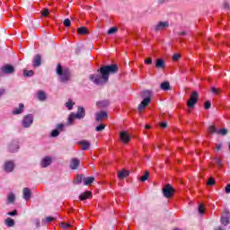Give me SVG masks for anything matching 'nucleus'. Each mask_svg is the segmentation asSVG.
<instances>
[{
  "label": "nucleus",
  "mask_w": 230,
  "mask_h": 230,
  "mask_svg": "<svg viewBox=\"0 0 230 230\" xmlns=\"http://www.w3.org/2000/svg\"><path fill=\"white\" fill-rule=\"evenodd\" d=\"M47 98H48V96L46 95V93L44 91L40 90L38 92V100L40 102H46Z\"/></svg>",
  "instance_id": "393cba45"
},
{
  "label": "nucleus",
  "mask_w": 230,
  "mask_h": 230,
  "mask_svg": "<svg viewBox=\"0 0 230 230\" xmlns=\"http://www.w3.org/2000/svg\"><path fill=\"white\" fill-rule=\"evenodd\" d=\"M163 194H164V197H165L166 199H170L173 197V195L175 194V190L172 185L167 184L163 189Z\"/></svg>",
  "instance_id": "423d86ee"
},
{
  "label": "nucleus",
  "mask_w": 230,
  "mask_h": 230,
  "mask_svg": "<svg viewBox=\"0 0 230 230\" xmlns=\"http://www.w3.org/2000/svg\"><path fill=\"white\" fill-rule=\"evenodd\" d=\"M208 132H209L210 134H219L220 136H226L228 130L227 128H222L217 130L215 126H210L209 128H208Z\"/></svg>",
  "instance_id": "1a4fd4ad"
},
{
  "label": "nucleus",
  "mask_w": 230,
  "mask_h": 230,
  "mask_svg": "<svg viewBox=\"0 0 230 230\" xmlns=\"http://www.w3.org/2000/svg\"><path fill=\"white\" fill-rule=\"evenodd\" d=\"M160 89H162V91H170V83L168 81L162 83Z\"/></svg>",
  "instance_id": "2f4dec72"
},
{
  "label": "nucleus",
  "mask_w": 230,
  "mask_h": 230,
  "mask_svg": "<svg viewBox=\"0 0 230 230\" xmlns=\"http://www.w3.org/2000/svg\"><path fill=\"white\" fill-rule=\"evenodd\" d=\"M198 211H199V215H204V204H199V206L198 208Z\"/></svg>",
  "instance_id": "37998d69"
},
{
  "label": "nucleus",
  "mask_w": 230,
  "mask_h": 230,
  "mask_svg": "<svg viewBox=\"0 0 230 230\" xmlns=\"http://www.w3.org/2000/svg\"><path fill=\"white\" fill-rule=\"evenodd\" d=\"M24 200H30L31 199V190L30 188H24L22 190Z\"/></svg>",
  "instance_id": "6ab92c4d"
},
{
  "label": "nucleus",
  "mask_w": 230,
  "mask_h": 230,
  "mask_svg": "<svg viewBox=\"0 0 230 230\" xmlns=\"http://www.w3.org/2000/svg\"><path fill=\"white\" fill-rule=\"evenodd\" d=\"M94 182V177L90 176V177H85L84 178V186H91L92 183Z\"/></svg>",
  "instance_id": "bb28decb"
},
{
  "label": "nucleus",
  "mask_w": 230,
  "mask_h": 230,
  "mask_svg": "<svg viewBox=\"0 0 230 230\" xmlns=\"http://www.w3.org/2000/svg\"><path fill=\"white\" fill-rule=\"evenodd\" d=\"M226 193L229 194L230 193V183L225 188Z\"/></svg>",
  "instance_id": "864d4df0"
},
{
  "label": "nucleus",
  "mask_w": 230,
  "mask_h": 230,
  "mask_svg": "<svg viewBox=\"0 0 230 230\" xmlns=\"http://www.w3.org/2000/svg\"><path fill=\"white\" fill-rule=\"evenodd\" d=\"M24 112V104L23 103H20L19 104V108H15L13 111L12 114L13 116H17L19 114H22Z\"/></svg>",
  "instance_id": "f3484780"
},
{
  "label": "nucleus",
  "mask_w": 230,
  "mask_h": 230,
  "mask_svg": "<svg viewBox=\"0 0 230 230\" xmlns=\"http://www.w3.org/2000/svg\"><path fill=\"white\" fill-rule=\"evenodd\" d=\"M198 102H199V93L193 92L190 95V100L187 102V107H189V109H193V107L197 105Z\"/></svg>",
  "instance_id": "20e7f679"
},
{
  "label": "nucleus",
  "mask_w": 230,
  "mask_h": 230,
  "mask_svg": "<svg viewBox=\"0 0 230 230\" xmlns=\"http://www.w3.org/2000/svg\"><path fill=\"white\" fill-rule=\"evenodd\" d=\"M148 177H150V172L148 171H146L145 174L140 177L141 182H145V181H147Z\"/></svg>",
  "instance_id": "f704fd0d"
},
{
  "label": "nucleus",
  "mask_w": 230,
  "mask_h": 230,
  "mask_svg": "<svg viewBox=\"0 0 230 230\" xmlns=\"http://www.w3.org/2000/svg\"><path fill=\"white\" fill-rule=\"evenodd\" d=\"M91 197H93V192H91L90 190H87L79 196V199L87 200V199H91Z\"/></svg>",
  "instance_id": "aec40b11"
},
{
  "label": "nucleus",
  "mask_w": 230,
  "mask_h": 230,
  "mask_svg": "<svg viewBox=\"0 0 230 230\" xmlns=\"http://www.w3.org/2000/svg\"><path fill=\"white\" fill-rule=\"evenodd\" d=\"M77 33H79V35H87V33H89V31L86 27H81L77 29Z\"/></svg>",
  "instance_id": "473e14b6"
},
{
  "label": "nucleus",
  "mask_w": 230,
  "mask_h": 230,
  "mask_svg": "<svg viewBox=\"0 0 230 230\" xmlns=\"http://www.w3.org/2000/svg\"><path fill=\"white\" fill-rule=\"evenodd\" d=\"M146 128H150V126H148V125H146Z\"/></svg>",
  "instance_id": "e2e57ef3"
},
{
  "label": "nucleus",
  "mask_w": 230,
  "mask_h": 230,
  "mask_svg": "<svg viewBox=\"0 0 230 230\" xmlns=\"http://www.w3.org/2000/svg\"><path fill=\"white\" fill-rule=\"evenodd\" d=\"M145 64H147V65L152 64V59L148 58L147 59L145 60Z\"/></svg>",
  "instance_id": "6e6d98bb"
},
{
  "label": "nucleus",
  "mask_w": 230,
  "mask_h": 230,
  "mask_svg": "<svg viewBox=\"0 0 230 230\" xmlns=\"http://www.w3.org/2000/svg\"><path fill=\"white\" fill-rule=\"evenodd\" d=\"M185 35H187L186 31H181L179 33L180 37H184Z\"/></svg>",
  "instance_id": "4d7b16f0"
},
{
  "label": "nucleus",
  "mask_w": 230,
  "mask_h": 230,
  "mask_svg": "<svg viewBox=\"0 0 230 230\" xmlns=\"http://www.w3.org/2000/svg\"><path fill=\"white\" fill-rule=\"evenodd\" d=\"M78 166H80V160L78 158H72L70 162L71 170H78Z\"/></svg>",
  "instance_id": "a211bd4d"
},
{
  "label": "nucleus",
  "mask_w": 230,
  "mask_h": 230,
  "mask_svg": "<svg viewBox=\"0 0 230 230\" xmlns=\"http://www.w3.org/2000/svg\"><path fill=\"white\" fill-rule=\"evenodd\" d=\"M211 92L213 94H218L219 93H222V90H220L217 87H212Z\"/></svg>",
  "instance_id": "a18cd8bd"
},
{
  "label": "nucleus",
  "mask_w": 230,
  "mask_h": 230,
  "mask_svg": "<svg viewBox=\"0 0 230 230\" xmlns=\"http://www.w3.org/2000/svg\"><path fill=\"white\" fill-rule=\"evenodd\" d=\"M142 96L146 98H144L141 103L138 105L139 112H143V111H145V109L150 105V102H152V99L150 98V96H152V92H150V90H146L143 92Z\"/></svg>",
  "instance_id": "7ed1b4c3"
},
{
  "label": "nucleus",
  "mask_w": 230,
  "mask_h": 230,
  "mask_svg": "<svg viewBox=\"0 0 230 230\" xmlns=\"http://www.w3.org/2000/svg\"><path fill=\"white\" fill-rule=\"evenodd\" d=\"M63 24L64 26H66V28H69L71 26V20H69L68 18L65 19Z\"/></svg>",
  "instance_id": "a19ab883"
},
{
  "label": "nucleus",
  "mask_w": 230,
  "mask_h": 230,
  "mask_svg": "<svg viewBox=\"0 0 230 230\" xmlns=\"http://www.w3.org/2000/svg\"><path fill=\"white\" fill-rule=\"evenodd\" d=\"M18 214H19V212L17 211V209H14V210L10 211V212L7 213V215L9 217H17Z\"/></svg>",
  "instance_id": "79ce46f5"
},
{
  "label": "nucleus",
  "mask_w": 230,
  "mask_h": 230,
  "mask_svg": "<svg viewBox=\"0 0 230 230\" xmlns=\"http://www.w3.org/2000/svg\"><path fill=\"white\" fill-rule=\"evenodd\" d=\"M23 75L24 76L30 77V76H33L34 72L33 70H23Z\"/></svg>",
  "instance_id": "4c0bfd02"
},
{
  "label": "nucleus",
  "mask_w": 230,
  "mask_h": 230,
  "mask_svg": "<svg viewBox=\"0 0 230 230\" xmlns=\"http://www.w3.org/2000/svg\"><path fill=\"white\" fill-rule=\"evenodd\" d=\"M78 145H81L82 150H89V148L91 147V143L87 140L79 141Z\"/></svg>",
  "instance_id": "5701e85b"
},
{
  "label": "nucleus",
  "mask_w": 230,
  "mask_h": 230,
  "mask_svg": "<svg viewBox=\"0 0 230 230\" xmlns=\"http://www.w3.org/2000/svg\"><path fill=\"white\" fill-rule=\"evenodd\" d=\"M97 107H100L101 109H105V107H109L111 105V102L109 100H103L101 102H96Z\"/></svg>",
  "instance_id": "4be33fe9"
},
{
  "label": "nucleus",
  "mask_w": 230,
  "mask_h": 230,
  "mask_svg": "<svg viewBox=\"0 0 230 230\" xmlns=\"http://www.w3.org/2000/svg\"><path fill=\"white\" fill-rule=\"evenodd\" d=\"M207 184H208V186H215V184H216L215 179H213V178L208 179Z\"/></svg>",
  "instance_id": "49530a36"
},
{
  "label": "nucleus",
  "mask_w": 230,
  "mask_h": 230,
  "mask_svg": "<svg viewBox=\"0 0 230 230\" xmlns=\"http://www.w3.org/2000/svg\"><path fill=\"white\" fill-rule=\"evenodd\" d=\"M221 148H222V145L221 144L217 146V150H221Z\"/></svg>",
  "instance_id": "bf43d9fd"
},
{
  "label": "nucleus",
  "mask_w": 230,
  "mask_h": 230,
  "mask_svg": "<svg viewBox=\"0 0 230 230\" xmlns=\"http://www.w3.org/2000/svg\"><path fill=\"white\" fill-rule=\"evenodd\" d=\"M108 117H109V115L107 114L106 111H98L95 113V119L98 122L103 121V119L108 118Z\"/></svg>",
  "instance_id": "2eb2a0df"
},
{
  "label": "nucleus",
  "mask_w": 230,
  "mask_h": 230,
  "mask_svg": "<svg viewBox=\"0 0 230 230\" xmlns=\"http://www.w3.org/2000/svg\"><path fill=\"white\" fill-rule=\"evenodd\" d=\"M96 132H102V130H105V124H100L95 128Z\"/></svg>",
  "instance_id": "ea45409f"
},
{
  "label": "nucleus",
  "mask_w": 230,
  "mask_h": 230,
  "mask_svg": "<svg viewBox=\"0 0 230 230\" xmlns=\"http://www.w3.org/2000/svg\"><path fill=\"white\" fill-rule=\"evenodd\" d=\"M205 109L208 111V109H211V102L209 101H207L204 105Z\"/></svg>",
  "instance_id": "09e8293b"
},
{
  "label": "nucleus",
  "mask_w": 230,
  "mask_h": 230,
  "mask_svg": "<svg viewBox=\"0 0 230 230\" xmlns=\"http://www.w3.org/2000/svg\"><path fill=\"white\" fill-rule=\"evenodd\" d=\"M56 130H59V131L64 130V124H58L56 127Z\"/></svg>",
  "instance_id": "8fccbe9b"
},
{
  "label": "nucleus",
  "mask_w": 230,
  "mask_h": 230,
  "mask_svg": "<svg viewBox=\"0 0 230 230\" xmlns=\"http://www.w3.org/2000/svg\"><path fill=\"white\" fill-rule=\"evenodd\" d=\"M75 119H76V117H75V113L72 112V113L68 116L67 125H75Z\"/></svg>",
  "instance_id": "c756f323"
},
{
  "label": "nucleus",
  "mask_w": 230,
  "mask_h": 230,
  "mask_svg": "<svg viewBox=\"0 0 230 230\" xmlns=\"http://www.w3.org/2000/svg\"><path fill=\"white\" fill-rule=\"evenodd\" d=\"M75 116L76 119H84V118H85V108L79 106L77 108V112L75 113Z\"/></svg>",
  "instance_id": "9b49d317"
},
{
  "label": "nucleus",
  "mask_w": 230,
  "mask_h": 230,
  "mask_svg": "<svg viewBox=\"0 0 230 230\" xmlns=\"http://www.w3.org/2000/svg\"><path fill=\"white\" fill-rule=\"evenodd\" d=\"M4 224L7 227H13V226H15V221L13 218L8 217L4 220Z\"/></svg>",
  "instance_id": "c85d7f7f"
},
{
  "label": "nucleus",
  "mask_w": 230,
  "mask_h": 230,
  "mask_svg": "<svg viewBox=\"0 0 230 230\" xmlns=\"http://www.w3.org/2000/svg\"><path fill=\"white\" fill-rule=\"evenodd\" d=\"M51 137H58L60 131L58 129H53L50 133Z\"/></svg>",
  "instance_id": "e433bc0d"
},
{
  "label": "nucleus",
  "mask_w": 230,
  "mask_h": 230,
  "mask_svg": "<svg viewBox=\"0 0 230 230\" xmlns=\"http://www.w3.org/2000/svg\"><path fill=\"white\" fill-rule=\"evenodd\" d=\"M160 127H162V128H166V127H168V123H166V122H162V123L160 124Z\"/></svg>",
  "instance_id": "5fc2aeb1"
},
{
  "label": "nucleus",
  "mask_w": 230,
  "mask_h": 230,
  "mask_svg": "<svg viewBox=\"0 0 230 230\" xmlns=\"http://www.w3.org/2000/svg\"><path fill=\"white\" fill-rule=\"evenodd\" d=\"M31 125H33V115H25L22 120V126L23 127V128H30Z\"/></svg>",
  "instance_id": "39448f33"
},
{
  "label": "nucleus",
  "mask_w": 230,
  "mask_h": 230,
  "mask_svg": "<svg viewBox=\"0 0 230 230\" xmlns=\"http://www.w3.org/2000/svg\"><path fill=\"white\" fill-rule=\"evenodd\" d=\"M221 224L223 226H229L230 224V213L226 211L221 216Z\"/></svg>",
  "instance_id": "f8f14e48"
},
{
  "label": "nucleus",
  "mask_w": 230,
  "mask_h": 230,
  "mask_svg": "<svg viewBox=\"0 0 230 230\" xmlns=\"http://www.w3.org/2000/svg\"><path fill=\"white\" fill-rule=\"evenodd\" d=\"M2 71L5 74V75H12V73L15 72V68L13 67V66L12 65H5L2 67Z\"/></svg>",
  "instance_id": "dca6fc26"
},
{
  "label": "nucleus",
  "mask_w": 230,
  "mask_h": 230,
  "mask_svg": "<svg viewBox=\"0 0 230 230\" xmlns=\"http://www.w3.org/2000/svg\"><path fill=\"white\" fill-rule=\"evenodd\" d=\"M56 73L58 76V81L61 82V84H67V81L71 80V70L66 67H62V65L60 64H58Z\"/></svg>",
  "instance_id": "f03ea898"
},
{
  "label": "nucleus",
  "mask_w": 230,
  "mask_h": 230,
  "mask_svg": "<svg viewBox=\"0 0 230 230\" xmlns=\"http://www.w3.org/2000/svg\"><path fill=\"white\" fill-rule=\"evenodd\" d=\"M4 170L6 173H12L15 170V162L13 160H7L4 164Z\"/></svg>",
  "instance_id": "6e6552de"
},
{
  "label": "nucleus",
  "mask_w": 230,
  "mask_h": 230,
  "mask_svg": "<svg viewBox=\"0 0 230 230\" xmlns=\"http://www.w3.org/2000/svg\"><path fill=\"white\" fill-rule=\"evenodd\" d=\"M118 65L111 64L101 66L95 74L90 75V81L95 85H103L109 82V76L111 75H116L118 73Z\"/></svg>",
  "instance_id": "f257e3e1"
},
{
  "label": "nucleus",
  "mask_w": 230,
  "mask_h": 230,
  "mask_svg": "<svg viewBox=\"0 0 230 230\" xmlns=\"http://www.w3.org/2000/svg\"><path fill=\"white\" fill-rule=\"evenodd\" d=\"M42 64V58H40V55H36L34 57L33 60V66L34 67H40V66Z\"/></svg>",
  "instance_id": "412c9836"
},
{
  "label": "nucleus",
  "mask_w": 230,
  "mask_h": 230,
  "mask_svg": "<svg viewBox=\"0 0 230 230\" xmlns=\"http://www.w3.org/2000/svg\"><path fill=\"white\" fill-rule=\"evenodd\" d=\"M84 174H77L74 181V184H82V182H84Z\"/></svg>",
  "instance_id": "cd10ccee"
},
{
  "label": "nucleus",
  "mask_w": 230,
  "mask_h": 230,
  "mask_svg": "<svg viewBox=\"0 0 230 230\" xmlns=\"http://www.w3.org/2000/svg\"><path fill=\"white\" fill-rule=\"evenodd\" d=\"M179 58H181V55H179V54H174V55L172 56V60H173L174 62H177V60H179Z\"/></svg>",
  "instance_id": "3c124183"
},
{
  "label": "nucleus",
  "mask_w": 230,
  "mask_h": 230,
  "mask_svg": "<svg viewBox=\"0 0 230 230\" xmlns=\"http://www.w3.org/2000/svg\"><path fill=\"white\" fill-rule=\"evenodd\" d=\"M119 137L120 141H122L124 145H128V143H130V140L132 139V137L127 131H121L119 133Z\"/></svg>",
  "instance_id": "9d476101"
},
{
  "label": "nucleus",
  "mask_w": 230,
  "mask_h": 230,
  "mask_svg": "<svg viewBox=\"0 0 230 230\" xmlns=\"http://www.w3.org/2000/svg\"><path fill=\"white\" fill-rule=\"evenodd\" d=\"M217 164H220V160L219 159H217Z\"/></svg>",
  "instance_id": "0e129e2a"
},
{
  "label": "nucleus",
  "mask_w": 230,
  "mask_h": 230,
  "mask_svg": "<svg viewBox=\"0 0 230 230\" xmlns=\"http://www.w3.org/2000/svg\"><path fill=\"white\" fill-rule=\"evenodd\" d=\"M15 202V194L13 192H10L7 195L6 204L7 206L10 204H13Z\"/></svg>",
  "instance_id": "b1692460"
},
{
  "label": "nucleus",
  "mask_w": 230,
  "mask_h": 230,
  "mask_svg": "<svg viewBox=\"0 0 230 230\" xmlns=\"http://www.w3.org/2000/svg\"><path fill=\"white\" fill-rule=\"evenodd\" d=\"M37 226L40 227V221L37 222Z\"/></svg>",
  "instance_id": "680f3d73"
},
{
  "label": "nucleus",
  "mask_w": 230,
  "mask_h": 230,
  "mask_svg": "<svg viewBox=\"0 0 230 230\" xmlns=\"http://www.w3.org/2000/svg\"><path fill=\"white\" fill-rule=\"evenodd\" d=\"M170 26V23L168 22H159L158 24L155 26V31H163V30H166Z\"/></svg>",
  "instance_id": "ddd939ff"
},
{
  "label": "nucleus",
  "mask_w": 230,
  "mask_h": 230,
  "mask_svg": "<svg viewBox=\"0 0 230 230\" xmlns=\"http://www.w3.org/2000/svg\"><path fill=\"white\" fill-rule=\"evenodd\" d=\"M158 3L159 4H163V3H164V0H159Z\"/></svg>",
  "instance_id": "052dcab7"
},
{
  "label": "nucleus",
  "mask_w": 230,
  "mask_h": 230,
  "mask_svg": "<svg viewBox=\"0 0 230 230\" xmlns=\"http://www.w3.org/2000/svg\"><path fill=\"white\" fill-rule=\"evenodd\" d=\"M49 14V9L48 8L43 9V11L41 12V15L43 17H48Z\"/></svg>",
  "instance_id": "c03bdc74"
},
{
  "label": "nucleus",
  "mask_w": 230,
  "mask_h": 230,
  "mask_svg": "<svg viewBox=\"0 0 230 230\" xmlns=\"http://www.w3.org/2000/svg\"><path fill=\"white\" fill-rule=\"evenodd\" d=\"M128 175H130V172L127 170H122L118 172L119 179H125L126 177H128Z\"/></svg>",
  "instance_id": "a878e982"
},
{
  "label": "nucleus",
  "mask_w": 230,
  "mask_h": 230,
  "mask_svg": "<svg viewBox=\"0 0 230 230\" xmlns=\"http://www.w3.org/2000/svg\"><path fill=\"white\" fill-rule=\"evenodd\" d=\"M223 6H224L225 10H229V4L227 2H225L223 4Z\"/></svg>",
  "instance_id": "603ef678"
},
{
  "label": "nucleus",
  "mask_w": 230,
  "mask_h": 230,
  "mask_svg": "<svg viewBox=\"0 0 230 230\" xmlns=\"http://www.w3.org/2000/svg\"><path fill=\"white\" fill-rule=\"evenodd\" d=\"M55 217H47L45 219H42L41 226H46V224H51V222H54Z\"/></svg>",
  "instance_id": "7c9ffc66"
},
{
  "label": "nucleus",
  "mask_w": 230,
  "mask_h": 230,
  "mask_svg": "<svg viewBox=\"0 0 230 230\" xmlns=\"http://www.w3.org/2000/svg\"><path fill=\"white\" fill-rule=\"evenodd\" d=\"M73 105H75V102H73L71 99H69L68 102H66V107L68 109V111H73Z\"/></svg>",
  "instance_id": "c9c22d12"
},
{
  "label": "nucleus",
  "mask_w": 230,
  "mask_h": 230,
  "mask_svg": "<svg viewBox=\"0 0 230 230\" xmlns=\"http://www.w3.org/2000/svg\"><path fill=\"white\" fill-rule=\"evenodd\" d=\"M61 227H63V229H69L71 224L61 223Z\"/></svg>",
  "instance_id": "de8ad7c7"
},
{
  "label": "nucleus",
  "mask_w": 230,
  "mask_h": 230,
  "mask_svg": "<svg viewBox=\"0 0 230 230\" xmlns=\"http://www.w3.org/2000/svg\"><path fill=\"white\" fill-rule=\"evenodd\" d=\"M116 31H118V28L117 27H111L109 29L108 31V35H114V33H116Z\"/></svg>",
  "instance_id": "58836bf2"
},
{
  "label": "nucleus",
  "mask_w": 230,
  "mask_h": 230,
  "mask_svg": "<svg viewBox=\"0 0 230 230\" xmlns=\"http://www.w3.org/2000/svg\"><path fill=\"white\" fill-rule=\"evenodd\" d=\"M19 141L13 140L11 141L7 146V151L10 152V154H15L19 152Z\"/></svg>",
  "instance_id": "0eeeda50"
},
{
  "label": "nucleus",
  "mask_w": 230,
  "mask_h": 230,
  "mask_svg": "<svg viewBox=\"0 0 230 230\" xmlns=\"http://www.w3.org/2000/svg\"><path fill=\"white\" fill-rule=\"evenodd\" d=\"M53 163V159H51V156H45L40 163L41 168H48Z\"/></svg>",
  "instance_id": "4468645a"
},
{
  "label": "nucleus",
  "mask_w": 230,
  "mask_h": 230,
  "mask_svg": "<svg viewBox=\"0 0 230 230\" xmlns=\"http://www.w3.org/2000/svg\"><path fill=\"white\" fill-rule=\"evenodd\" d=\"M155 66H156V67H158L159 69H163V67H164V60H163V59H157Z\"/></svg>",
  "instance_id": "72a5a7b5"
},
{
  "label": "nucleus",
  "mask_w": 230,
  "mask_h": 230,
  "mask_svg": "<svg viewBox=\"0 0 230 230\" xmlns=\"http://www.w3.org/2000/svg\"><path fill=\"white\" fill-rule=\"evenodd\" d=\"M5 90L4 89H0V98L1 96H3V94H4Z\"/></svg>",
  "instance_id": "13d9d810"
}]
</instances>
